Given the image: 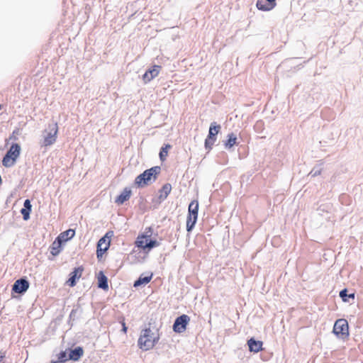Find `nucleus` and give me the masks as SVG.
I'll use <instances>...</instances> for the list:
<instances>
[{"mask_svg": "<svg viewBox=\"0 0 363 363\" xmlns=\"http://www.w3.org/2000/svg\"><path fill=\"white\" fill-rule=\"evenodd\" d=\"M160 340L159 330L150 328L143 330L138 344L140 349L144 351L152 349Z\"/></svg>", "mask_w": 363, "mask_h": 363, "instance_id": "1", "label": "nucleus"}, {"mask_svg": "<svg viewBox=\"0 0 363 363\" xmlns=\"http://www.w3.org/2000/svg\"><path fill=\"white\" fill-rule=\"evenodd\" d=\"M160 171L161 168L159 166H155L146 169L135 178V184L138 187H144L145 186L154 182L160 174Z\"/></svg>", "mask_w": 363, "mask_h": 363, "instance_id": "2", "label": "nucleus"}, {"mask_svg": "<svg viewBox=\"0 0 363 363\" xmlns=\"http://www.w3.org/2000/svg\"><path fill=\"white\" fill-rule=\"evenodd\" d=\"M58 126L57 123H49L43 132V139L41 140V147H48L53 145L57 140Z\"/></svg>", "mask_w": 363, "mask_h": 363, "instance_id": "3", "label": "nucleus"}, {"mask_svg": "<svg viewBox=\"0 0 363 363\" xmlns=\"http://www.w3.org/2000/svg\"><path fill=\"white\" fill-rule=\"evenodd\" d=\"M21 146L18 143H13L2 160V164L5 167H13L21 153Z\"/></svg>", "mask_w": 363, "mask_h": 363, "instance_id": "4", "label": "nucleus"}, {"mask_svg": "<svg viewBox=\"0 0 363 363\" xmlns=\"http://www.w3.org/2000/svg\"><path fill=\"white\" fill-rule=\"evenodd\" d=\"M333 333L337 337L345 339L349 336L348 323L345 319H338L333 326Z\"/></svg>", "mask_w": 363, "mask_h": 363, "instance_id": "5", "label": "nucleus"}, {"mask_svg": "<svg viewBox=\"0 0 363 363\" xmlns=\"http://www.w3.org/2000/svg\"><path fill=\"white\" fill-rule=\"evenodd\" d=\"M189 320L190 318L186 314H183L177 317L173 324L174 331L177 333H182L184 332L186 329V325H188Z\"/></svg>", "mask_w": 363, "mask_h": 363, "instance_id": "6", "label": "nucleus"}, {"mask_svg": "<svg viewBox=\"0 0 363 363\" xmlns=\"http://www.w3.org/2000/svg\"><path fill=\"white\" fill-rule=\"evenodd\" d=\"M29 288V282L27 279L21 278L15 281L12 286V291L16 294H23Z\"/></svg>", "mask_w": 363, "mask_h": 363, "instance_id": "7", "label": "nucleus"}, {"mask_svg": "<svg viewBox=\"0 0 363 363\" xmlns=\"http://www.w3.org/2000/svg\"><path fill=\"white\" fill-rule=\"evenodd\" d=\"M160 69V66L154 65L153 67L147 69L143 75V79L144 82L145 84L150 82L152 79L156 77L159 74Z\"/></svg>", "mask_w": 363, "mask_h": 363, "instance_id": "8", "label": "nucleus"}, {"mask_svg": "<svg viewBox=\"0 0 363 363\" xmlns=\"http://www.w3.org/2000/svg\"><path fill=\"white\" fill-rule=\"evenodd\" d=\"M82 272H83L82 267H79L74 268V271H72L69 274V278L67 281V284L71 287L74 286L77 284V280H78L81 277Z\"/></svg>", "mask_w": 363, "mask_h": 363, "instance_id": "9", "label": "nucleus"}, {"mask_svg": "<svg viewBox=\"0 0 363 363\" xmlns=\"http://www.w3.org/2000/svg\"><path fill=\"white\" fill-rule=\"evenodd\" d=\"M262 342L259 340H255L254 338H250L247 341V345L249 350L253 352H258L262 350Z\"/></svg>", "mask_w": 363, "mask_h": 363, "instance_id": "10", "label": "nucleus"}, {"mask_svg": "<svg viewBox=\"0 0 363 363\" xmlns=\"http://www.w3.org/2000/svg\"><path fill=\"white\" fill-rule=\"evenodd\" d=\"M98 287L104 290L108 289V278L102 271H100L97 276Z\"/></svg>", "mask_w": 363, "mask_h": 363, "instance_id": "11", "label": "nucleus"}, {"mask_svg": "<svg viewBox=\"0 0 363 363\" xmlns=\"http://www.w3.org/2000/svg\"><path fill=\"white\" fill-rule=\"evenodd\" d=\"M84 350L82 347H77L73 350H69V359L77 361L83 355Z\"/></svg>", "mask_w": 363, "mask_h": 363, "instance_id": "12", "label": "nucleus"}, {"mask_svg": "<svg viewBox=\"0 0 363 363\" xmlns=\"http://www.w3.org/2000/svg\"><path fill=\"white\" fill-rule=\"evenodd\" d=\"M131 195V190L128 188H125L120 195L116 199L115 202L118 204H123L125 201H128Z\"/></svg>", "mask_w": 363, "mask_h": 363, "instance_id": "13", "label": "nucleus"}, {"mask_svg": "<svg viewBox=\"0 0 363 363\" xmlns=\"http://www.w3.org/2000/svg\"><path fill=\"white\" fill-rule=\"evenodd\" d=\"M172 190V186L170 184L167 183L163 185L162 189L160 190L159 193V197L158 199L160 200V202L165 200L168 195L170 194Z\"/></svg>", "mask_w": 363, "mask_h": 363, "instance_id": "14", "label": "nucleus"}, {"mask_svg": "<svg viewBox=\"0 0 363 363\" xmlns=\"http://www.w3.org/2000/svg\"><path fill=\"white\" fill-rule=\"evenodd\" d=\"M75 235V231L73 229H68L65 232L61 233L57 238L62 241V242H66L72 239Z\"/></svg>", "mask_w": 363, "mask_h": 363, "instance_id": "15", "label": "nucleus"}, {"mask_svg": "<svg viewBox=\"0 0 363 363\" xmlns=\"http://www.w3.org/2000/svg\"><path fill=\"white\" fill-rule=\"evenodd\" d=\"M23 206L24 207L21 210V213L23 215V219L27 220L30 218V213L32 208L30 200L26 199L24 201Z\"/></svg>", "mask_w": 363, "mask_h": 363, "instance_id": "16", "label": "nucleus"}, {"mask_svg": "<svg viewBox=\"0 0 363 363\" xmlns=\"http://www.w3.org/2000/svg\"><path fill=\"white\" fill-rule=\"evenodd\" d=\"M62 244V241L57 238H56L55 240L52 242L50 247V253L53 256H57L60 254V252H61Z\"/></svg>", "mask_w": 363, "mask_h": 363, "instance_id": "17", "label": "nucleus"}, {"mask_svg": "<svg viewBox=\"0 0 363 363\" xmlns=\"http://www.w3.org/2000/svg\"><path fill=\"white\" fill-rule=\"evenodd\" d=\"M220 128H221V126L220 125L217 124L216 122L211 123L210 125V127H209V131H208V136H209V138H213L216 139L217 138L216 135L220 130Z\"/></svg>", "mask_w": 363, "mask_h": 363, "instance_id": "18", "label": "nucleus"}, {"mask_svg": "<svg viewBox=\"0 0 363 363\" xmlns=\"http://www.w3.org/2000/svg\"><path fill=\"white\" fill-rule=\"evenodd\" d=\"M199 212V202L196 200L192 201L188 208V214L193 216L194 217L198 218Z\"/></svg>", "mask_w": 363, "mask_h": 363, "instance_id": "19", "label": "nucleus"}, {"mask_svg": "<svg viewBox=\"0 0 363 363\" xmlns=\"http://www.w3.org/2000/svg\"><path fill=\"white\" fill-rule=\"evenodd\" d=\"M152 274H150L149 276H144L143 274L140 275V277L134 282L133 286L135 287L140 286L141 285H145L148 284L152 279Z\"/></svg>", "mask_w": 363, "mask_h": 363, "instance_id": "20", "label": "nucleus"}, {"mask_svg": "<svg viewBox=\"0 0 363 363\" xmlns=\"http://www.w3.org/2000/svg\"><path fill=\"white\" fill-rule=\"evenodd\" d=\"M256 6L259 10L264 11H269L274 8V6L269 5V3L265 0H257Z\"/></svg>", "mask_w": 363, "mask_h": 363, "instance_id": "21", "label": "nucleus"}, {"mask_svg": "<svg viewBox=\"0 0 363 363\" xmlns=\"http://www.w3.org/2000/svg\"><path fill=\"white\" fill-rule=\"evenodd\" d=\"M228 139L224 143V146L226 149H230L236 144L237 136L233 133H229L227 136Z\"/></svg>", "mask_w": 363, "mask_h": 363, "instance_id": "22", "label": "nucleus"}, {"mask_svg": "<svg viewBox=\"0 0 363 363\" xmlns=\"http://www.w3.org/2000/svg\"><path fill=\"white\" fill-rule=\"evenodd\" d=\"M148 238L149 236L144 235L139 236L135 242L136 246L143 250H146L147 247L145 245L146 242L148 241Z\"/></svg>", "mask_w": 363, "mask_h": 363, "instance_id": "23", "label": "nucleus"}, {"mask_svg": "<svg viewBox=\"0 0 363 363\" xmlns=\"http://www.w3.org/2000/svg\"><path fill=\"white\" fill-rule=\"evenodd\" d=\"M196 220H197V218L188 214L187 219H186V230L188 232H190L192 230V229L194 228Z\"/></svg>", "mask_w": 363, "mask_h": 363, "instance_id": "24", "label": "nucleus"}, {"mask_svg": "<svg viewBox=\"0 0 363 363\" xmlns=\"http://www.w3.org/2000/svg\"><path fill=\"white\" fill-rule=\"evenodd\" d=\"M113 235V232L111 231H109L108 233H106V234L102 237L101 238L99 239V240L98 241V243H101V247H104L106 246V244H108V247L110 246V242H111V237Z\"/></svg>", "mask_w": 363, "mask_h": 363, "instance_id": "25", "label": "nucleus"}, {"mask_svg": "<svg viewBox=\"0 0 363 363\" xmlns=\"http://www.w3.org/2000/svg\"><path fill=\"white\" fill-rule=\"evenodd\" d=\"M340 297L344 302H347L349 298H354V294H348L347 289H344L340 291Z\"/></svg>", "mask_w": 363, "mask_h": 363, "instance_id": "26", "label": "nucleus"}, {"mask_svg": "<svg viewBox=\"0 0 363 363\" xmlns=\"http://www.w3.org/2000/svg\"><path fill=\"white\" fill-rule=\"evenodd\" d=\"M171 148V145L167 144L162 147L160 152V158L162 161H164L167 157L168 149Z\"/></svg>", "mask_w": 363, "mask_h": 363, "instance_id": "27", "label": "nucleus"}, {"mask_svg": "<svg viewBox=\"0 0 363 363\" xmlns=\"http://www.w3.org/2000/svg\"><path fill=\"white\" fill-rule=\"evenodd\" d=\"M216 139L213 138H209V136H207V138L205 140V148L206 150H211L213 147V145H214Z\"/></svg>", "mask_w": 363, "mask_h": 363, "instance_id": "28", "label": "nucleus"}, {"mask_svg": "<svg viewBox=\"0 0 363 363\" xmlns=\"http://www.w3.org/2000/svg\"><path fill=\"white\" fill-rule=\"evenodd\" d=\"M108 249V244H106V246L101 247V243H97L96 255L99 258L102 257L104 253Z\"/></svg>", "mask_w": 363, "mask_h": 363, "instance_id": "29", "label": "nucleus"}, {"mask_svg": "<svg viewBox=\"0 0 363 363\" xmlns=\"http://www.w3.org/2000/svg\"><path fill=\"white\" fill-rule=\"evenodd\" d=\"M67 359H69V358L67 357V352L62 351L59 353L57 356V360L52 361V363H64Z\"/></svg>", "mask_w": 363, "mask_h": 363, "instance_id": "30", "label": "nucleus"}, {"mask_svg": "<svg viewBox=\"0 0 363 363\" xmlns=\"http://www.w3.org/2000/svg\"><path fill=\"white\" fill-rule=\"evenodd\" d=\"M160 243L155 240H150L148 238V241L145 243V247L148 250H150L153 247L159 246Z\"/></svg>", "mask_w": 363, "mask_h": 363, "instance_id": "31", "label": "nucleus"}, {"mask_svg": "<svg viewBox=\"0 0 363 363\" xmlns=\"http://www.w3.org/2000/svg\"><path fill=\"white\" fill-rule=\"evenodd\" d=\"M322 168L320 166H315L313 168V169L310 172L309 176L312 177H317L321 174Z\"/></svg>", "mask_w": 363, "mask_h": 363, "instance_id": "32", "label": "nucleus"}, {"mask_svg": "<svg viewBox=\"0 0 363 363\" xmlns=\"http://www.w3.org/2000/svg\"><path fill=\"white\" fill-rule=\"evenodd\" d=\"M5 357V354L0 352V363H4L3 362L4 358Z\"/></svg>", "mask_w": 363, "mask_h": 363, "instance_id": "33", "label": "nucleus"}, {"mask_svg": "<svg viewBox=\"0 0 363 363\" xmlns=\"http://www.w3.org/2000/svg\"><path fill=\"white\" fill-rule=\"evenodd\" d=\"M77 312V310L75 309H72L70 314H69V317L70 318H72L73 316H74L75 313Z\"/></svg>", "mask_w": 363, "mask_h": 363, "instance_id": "34", "label": "nucleus"}, {"mask_svg": "<svg viewBox=\"0 0 363 363\" xmlns=\"http://www.w3.org/2000/svg\"><path fill=\"white\" fill-rule=\"evenodd\" d=\"M122 330L124 333H126V331H127V327L125 326V323H123V329Z\"/></svg>", "mask_w": 363, "mask_h": 363, "instance_id": "35", "label": "nucleus"}, {"mask_svg": "<svg viewBox=\"0 0 363 363\" xmlns=\"http://www.w3.org/2000/svg\"><path fill=\"white\" fill-rule=\"evenodd\" d=\"M3 108V105L0 104V110H1Z\"/></svg>", "mask_w": 363, "mask_h": 363, "instance_id": "36", "label": "nucleus"}]
</instances>
